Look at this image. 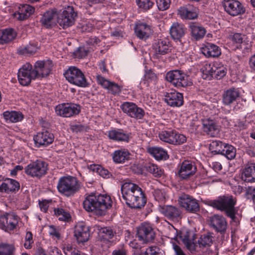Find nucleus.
<instances>
[{"label":"nucleus","mask_w":255,"mask_h":255,"mask_svg":"<svg viewBox=\"0 0 255 255\" xmlns=\"http://www.w3.org/2000/svg\"><path fill=\"white\" fill-rule=\"evenodd\" d=\"M20 188L19 183L16 180L7 178L0 185V191L7 194L15 193Z\"/></svg>","instance_id":"b1692460"},{"label":"nucleus","mask_w":255,"mask_h":255,"mask_svg":"<svg viewBox=\"0 0 255 255\" xmlns=\"http://www.w3.org/2000/svg\"><path fill=\"white\" fill-rule=\"evenodd\" d=\"M157 81V75L152 71L149 70L147 71L144 75V83L146 84L147 82V86H149V84L156 85Z\"/></svg>","instance_id":"3c124183"},{"label":"nucleus","mask_w":255,"mask_h":255,"mask_svg":"<svg viewBox=\"0 0 255 255\" xmlns=\"http://www.w3.org/2000/svg\"><path fill=\"white\" fill-rule=\"evenodd\" d=\"M53 65L51 61H38L33 69L36 79L47 76L50 73Z\"/></svg>","instance_id":"dca6fc26"},{"label":"nucleus","mask_w":255,"mask_h":255,"mask_svg":"<svg viewBox=\"0 0 255 255\" xmlns=\"http://www.w3.org/2000/svg\"><path fill=\"white\" fill-rule=\"evenodd\" d=\"M178 13L183 19H193L197 17L198 10L196 7L189 5L180 7Z\"/></svg>","instance_id":"a878e982"},{"label":"nucleus","mask_w":255,"mask_h":255,"mask_svg":"<svg viewBox=\"0 0 255 255\" xmlns=\"http://www.w3.org/2000/svg\"><path fill=\"white\" fill-rule=\"evenodd\" d=\"M54 213L60 221H68L71 218L70 214L62 208L55 209Z\"/></svg>","instance_id":"8fccbe9b"},{"label":"nucleus","mask_w":255,"mask_h":255,"mask_svg":"<svg viewBox=\"0 0 255 255\" xmlns=\"http://www.w3.org/2000/svg\"><path fill=\"white\" fill-rule=\"evenodd\" d=\"M32 66L26 63L20 68L17 73L19 83L22 86H27L31 80L36 79Z\"/></svg>","instance_id":"6e6552de"},{"label":"nucleus","mask_w":255,"mask_h":255,"mask_svg":"<svg viewBox=\"0 0 255 255\" xmlns=\"http://www.w3.org/2000/svg\"><path fill=\"white\" fill-rule=\"evenodd\" d=\"M81 111L80 106L72 103L59 104L55 108L57 115L63 117L69 118L78 115Z\"/></svg>","instance_id":"9b49d317"},{"label":"nucleus","mask_w":255,"mask_h":255,"mask_svg":"<svg viewBox=\"0 0 255 255\" xmlns=\"http://www.w3.org/2000/svg\"><path fill=\"white\" fill-rule=\"evenodd\" d=\"M145 255H162L158 248L153 246L147 248L145 252Z\"/></svg>","instance_id":"e2e57ef3"},{"label":"nucleus","mask_w":255,"mask_h":255,"mask_svg":"<svg viewBox=\"0 0 255 255\" xmlns=\"http://www.w3.org/2000/svg\"><path fill=\"white\" fill-rule=\"evenodd\" d=\"M137 236L138 240L143 243L153 240L155 233L151 225L147 223H142L137 229Z\"/></svg>","instance_id":"ddd939ff"},{"label":"nucleus","mask_w":255,"mask_h":255,"mask_svg":"<svg viewBox=\"0 0 255 255\" xmlns=\"http://www.w3.org/2000/svg\"><path fill=\"white\" fill-rule=\"evenodd\" d=\"M66 80L70 83L80 87L88 85L86 78L81 70L76 67H70L64 73Z\"/></svg>","instance_id":"423d86ee"},{"label":"nucleus","mask_w":255,"mask_h":255,"mask_svg":"<svg viewBox=\"0 0 255 255\" xmlns=\"http://www.w3.org/2000/svg\"><path fill=\"white\" fill-rule=\"evenodd\" d=\"M225 144L219 140H214L210 144V149L212 152L221 154Z\"/></svg>","instance_id":"09e8293b"},{"label":"nucleus","mask_w":255,"mask_h":255,"mask_svg":"<svg viewBox=\"0 0 255 255\" xmlns=\"http://www.w3.org/2000/svg\"><path fill=\"white\" fill-rule=\"evenodd\" d=\"M121 108L128 116L136 120L142 119L145 115L144 111L132 102H124L121 105Z\"/></svg>","instance_id":"9d476101"},{"label":"nucleus","mask_w":255,"mask_h":255,"mask_svg":"<svg viewBox=\"0 0 255 255\" xmlns=\"http://www.w3.org/2000/svg\"><path fill=\"white\" fill-rule=\"evenodd\" d=\"M178 202L180 205L188 212L196 213L199 211V205L197 201L188 195H181L178 198Z\"/></svg>","instance_id":"4468645a"},{"label":"nucleus","mask_w":255,"mask_h":255,"mask_svg":"<svg viewBox=\"0 0 255 255\" xmlns=\"http://www.w3.org/2000/svg\"><path fill=\"white\" fill-rule=\"evenodd\" d=\"M240 93L237 89L231 88L223 95V102L225 105H229L239 97Z\"/></svg>","instance_id":"f704fd0d"},{"label":"nucleus","mask_w":255,"mask_h":255,"mask_svg":"<svg viewBox=\"0 0 255 255\" xmlns=\"http://www.w3.org/2000/svg\"><path fill=\"white\" fill-rule=\"evenodd\" d=\"M189 28L191 36L196 40L203 38L206 33V31L203 27L196 23L191 24Z\"/></svg>","instance_id":"4c0bfd02"},{"label":"nucleus","mask_w":255,"mask_h":255,"mask_svg":"<svg viewBox=\"0 0 255 255\" xmlns=\"http://www.w3.org/2000/svg\"><path fill=\"white\" fill-rule=\"evenodd\" d=\"M18 222V217L13 214H5L0 216V227L5 231L15 229Z\"/></svg>","instance_id":"a211bd4d"},{"label":"nucleus","mask_w":255,"mask_h":255,"mask_svg":"<svg viewBox=\"0 0 255 255\" xmlns=\"http://www.w3.org/2000/svg\"><path fill=\"white\" fill-rule=\"evenodd\" d=\"M166 79L177 88L185 87L192 84L189 77L183 71L179 70L167 72L166 74Z\"/></svg>","instance_id":"39448f33"},{"label":"nucleus","mask_w":255,"mask_h":255,"mask_svg":"<svg viewBox=\"0 0 255 255\" xmlns=\"http://www.w3.org/2000/svg\"><path fill=\"white\" fill-rule=\"evenodd\" d=\"M148 152L156 159H165L167 157V152L162 148L152 147L148 148Z\"/></svg>","instance_id":"ea45409f"},{"label":"nucleus","mask_w":255,"mask_h":255,"mask_svg":"<svg viewBox=\"0 0 255 255\" xmlns=\"http://www.w3.org/2000/svg\"><path fill=\"white\" fill-rule=\"evenodd\" d=\"M76 16L73 7L68 6L58 16L57 22L63 28L68 27L74 24Z\"/></svg>","instance_id":"1a4fd4ad"},{"label":"nucleus","mask_w":255,"mask_h":255,"mask_svg":"<svg viewBox=\"0 0 255 255\" xmlns=\"http://www.w3.org/2000/svg\"><path fill=\"white\" fill-rule=\"evenodd\" d=\"M121 192L126 204L132 208H140L146 203V199L141 188L131 182H126L121 186Z\"/></svg>","instance_id":"f257e3e1"},{"label":"nucleus","mask_w":255,"mask_h":255,"mask_svg":"<svg viewBox=\"0 0 255 255\" xmlns=\"http://www.w3.org/2000/svg\"><path fill=\"white\" fill-rule=\"evenodd\" d=\"M197 171L194 162L189 160L183 161L179 166L178 174L182 179H187L193 176Z\"/></svg>","instance_id":"f8f14e48"},{"label":"nucleus","mask_w":255,"mask_h":255,"mask_svg":"<svg viewBox=\"0 0 255 255\" xmlns=\"http://www.w3.org/2000/svg\"><path fill=\"white\" fill-rule=\"evenodd\" d=\"M173 132L174 130H163L159 132L158 137L161 140L172 144L174 135Z\"/></svg>","instance_id":"c03bdc74"},{"label":"nucleus","mask_w":255,"mask_h":255,"mask_svg":"<svg viewBox=\"0 0 255 255\" xmlns=\"http://www.w3.org/2000/svg\"><path fill=\"white\" fill-rule=\"evenodd\" d=\"M47 164L44 161L37 160L28 164L24 168L25 173L32 177L40 178L46 173Z\"/></svg>","instance_id":"0eeeda50"},{"label":"nucleus","mask_w":255,"mask_h":255,"mask_svg":"<svg viewBox=\"0 0 255 255\" xmlns=\"http://www.w3.org/2000/svg\"><path fill=\"white\" fill-rule=\"evenodd\" d=\"M113 201L111 197L106 194L96 195L91 194L86 195L83 202V208L89 212L97 215H103L107 209L112 206Z\"/></svg>","instance_id":"f03ea898"},{"label":"nucleus","mask_w":255,"mask_h":255,"mask_svg":"<svg viewBox=\"0 0 255 255\" xmlns=\"http://www.w3.org/2000/svg\"><path fill=\"white\" fill-rule=\"evenodd\" d=\"M135 2L138 8L143 11L150 9L154 4L151 0H135Z\"/></svg>","instance_id":"de8ad7c7"},{"label":"nucleus","mask_w":255,"mask_h":255,"mask_svg":"<svg viewBox=\"0 0 255 255\" xmlns=\"http://www.w3.org/2000/svg\"><path fill=\"white\" fill-rule=\"evenodd\" d=\"M153 49L156 54L164 55L169 51V41L166 39H160L153 44Z\"/></svg>","instance_id":"2f4dec72"},{"label":"nucleus","mask_w":255,"mask_h":255,"mask_svg":"<svg viewBox=\"0 0 255 255\" xmlns=\"http://www.w3.org/2000/svg\"><path fill=\"white\" fill-rule=\"evenodd\" d=\"M153 195L155 199L158 202H164L167 198L168 196L164 190L157 189L154 191Z\"/></svg>","instance_id":"6e6d98bb"},{"label":"nucleus","mask_w":255,"mask_h":255,"mask_svg":"<svg viewBox=\"0 0 255 255\" xmlns=\"http://www.w3.org/2000/svg\"><path fill=\"white\" fill-rule=\"evenodd\" d=\"M214 68V63L212 64H205L201 69L203 78L210 80L211 78H213Z\"/></svg>","instance_id":"a18cd8bd"},{"label":"nucleus","mask_w":255,"mask_h":255,"mask_svg":"<svg viewBox=\"0 0 255 255\" xmlns=\"http://www.w3.org/2000/svg\"><path fill=\"white\" fill-rule=\"evenodd\" d=\"M34 10V7L29 4H20L18 10L13 14V16L18 20H23L32 14Z\"/></svg>","instance_id":"5701e85b"},{"label":"nucleus","mask_w":255,"mask_h":255,"mask_svg":"<svg viewBox=\"0 0 255 255\" xmlns=\"http://www.w3.org/2000/svg\"><path fill=\"white\" fill-rule=\"evenodd\" d=\"M39 207L41 211L46 212L48 209V202L46 201H42L39 202Z\"/></svg>","instance_id":"774afa93"},{"label":"nucleus","mask_w":255,"mask_h":255,"mask_svg":"<svg viewBox=\"0 0 255 255\" xmlns=\"http://www.w3.org/2000/svg\"><path fill=\"white\" fill-rule=\"evenodd\" d=\"M159 212L169 219H177L180 215V210L173 206H159Z\"/></svg>","instance_id":"bb28decb"},{"label":"nucleus","mask_w":255,"mask_h":255,"mask_svg":"<svg viewBox=\"0 0 255 255\" xmlns=\"http://www.w3.org/2000/svg\"><path fill=\"white\" fill-rule=\"evenodd\" d=\"M235 204L236 201L232 196H224L211 202L212 206L219 210L225 211L227 216L232 219L235 217Z\"/></svg>","instance_id":"20e7f679"},{"label":"nucleus","mask_w":255,"mask_h":255,"mask_svg":"<svg viewBox=\"0 0 255 255\" xmlns=\"http://www.w3.org/2000/svg\"><path fill=\"white\" fill-rule=\"evenodd\" d=\"M16 36L15 32L11 28L0 30V44L9 42L13 40Z\"/></svg>","instance_id":"c9c22d12"},{"label":"nucleus","mask_w":255,"mask_h":255,"mask_svg":"<svg viewBox=\"0 0 255 255\" xmlns=\"http://www.w3.org/2000/svg\"><path fill=\"white\" fill-rule=\"evenodd\" d=\"M181 240L186 248L191 250L194 247L193 244L194 235L189 232H186L182 233L180 236Z\"/></svg>","instance_id":"79ce46f5"},{"label":"nucleus","mask_w":255,"mask_h":255,"mask_svg":"<svg viewBox=\"0 0 255 255\" xmlns=\"http://www.w3.org/2000/svg\"><path fill=\"white\" fill-rule=\"evenodd\" d=\"M71 129L76 132H81L85 130V127L81 125H75L71 126Z\"/></svg>","instance_id":"338daca9"},{"label":"nucleus","mask_w":255,"mask_h":255,"mask_svg":"<svg viewBox=\"0 0 255 255\" xmlns=\"http://www.w3.org/2000/svg\"><path fill=\"white\" fill-rule=\"evenodd\" d=\"M210 226L215 231L224 233L227 229V223L225 218L221 215H214L210 218Z\"/></svg>","instance_id":"412c9836"},{"label":"nucleus","mask_w":255,"mask_h":255,"mask_svg":"<svg viewBox=\"0 0 255 255\" xmlns=\"http://www.w3.org/2000/svg\"><path fill=\"white\" fill-rule=\"evenodd\" d=\"M2 115L4 119L7 123H17L23 118V115L20 112L14 111H5Z\"/></svg>","instance_id":"58836bf2"},{"label":"nucleus","mask_w":255,"mask_h":255,"mask_svg":"<svg viewBox=\"0 0 255 255\" xmlns=\"http://www.w3.org/2000/svg\"><path fill=\"white\" fill-rule=\"evenodd\" d=\"M74 236L79 243L87 242L90 237L89 227L83 223H78L75 227Z\"/></svg>","instance_id":"aec40b11"},{"label":"nucleus","mask_w":255,"mask_h":255,"mask_svg":"<svg viewBox=\"0 0 255 255\" xmlns=\"http://www.w3.org/2000/svg\"><path fill=\"white\" fill-rule=\"evenodd\" d=\"M146 170L152 174L155 177H160L163 172L156 165L151 163H148L146 165Z\"/></svg>","instance_id":"603ef678"},{"label":"nucleus","mask_w":255,"mask_h":255,"mask_svg":"<svg viewBox=\"0 0 255 255\" xmlns=\"http://www.w3.org/2000/svg\"><path fill=\"white\" fill-rule=\"evenodd\" d=\"M63 250L65 255H80L78 253L75 252V248L70 245H67Z\"/></svg>","instance_id":"0e129e2a"},{"label":"nucleus","mask_w":255,"mask_h":255,"mask_svg":"<svg viewBox=\"0 0 255 255\" xmlns=\"http://www.w3.org/2000/svg\"><path fill=\"white\" fill-rule=\"evenodd\" d=\"M38 49V46L35 43H29L24 47H20L18 49V53L20 54H32L35 53Z\"/></svg>","instance_id":"37998d69"},{"label":"nucleus","mask_w":255,"mask_h":255,"mask_svg":"<svg viewBox=\"0 0 255 255\" xmlns=\"http://www.w3.org/2000/svg\"><path fill=\"white\" fill-rule=\"evenodd\" d=\"M170 0H156L158 8L160 10H165L169 7Z\"/></svg>","instance_id":"bf43d9fd"},{"label":"nucleus","mask_w":255,"mask_h":255,"mask_svg":"<svg viewBox=\"0 0 255 255\" xmlns=\"http://www.w3.org/2000/svg\"><path fill=\"white\" fill-rule=\"evenodd\" d=\"M109 138L115 141L128 142L129 139L128 134L124 132L122 129H115L108 131Z\"/></svg>","instance_id":"7c9ffc66"},{"label":"nucleus","mask_w":255,"mask_h":255,"mask_svg":"<svg viewBox=\"0 0 255 255\" xmlns=\"http://www.w3.org/2000/svg\"><path fill=\"white\" fill-rule=\"evenodd\" d=\"M173 141L172 144L173 145H180L185 143L187 140L186 136L183 134L180 133L175 130H174Z\"/></svg>","instance_id":"5fc2aeb1"},{"label":"nucleus","mask_w":255,"mask_h":255,"mask_svg":"<svg viewBox=\"0 0 255 255\" xmlns=\"http://www.w3.org/2000/svg\"><path fill=\"white\" fill-rule=\"evenodd\" d=\"M227 74V69L222 64L219 62L214 63V68L213 78L221 79Z\"/></svg>","instance_id":"a19ab883"},{"label":"nucleus","mask_w":255,"mask_h":255,"mask_svg":"<svg viewBox=\"0 0 255 255\" xmlns=\"http://www.w3.org/2000/svg\"><path fill=\"white\" fill-rule=\"evenodd\" d=\"M54 139L53 133L48 130H43L37 133L33 139L36 146H47L51 144Z\"/></svg>","instance_id":"f3484780"},{"label":"nucleus","mask_w":255,"mask_h":255,"mask_svg":"<svg viewBox=\"0 0 255 255\" xmlns=\"http://www.w3.org/2000/svg\"><path fill=\"white\" fill-rule=\"evenodd\" d=\"M165 101L171 107H180L183 104V97L182 94L176 91L167 93Z\"/></svg>","instance_id":"393cba45"},{"label":"nucleus","mask_w":255,"mask_h":255,"mask_svg":"<svg viewBox=\"0 0 255 255\" xmlns=\"http://www.w3.org/2000/svg\"><path fill=\"white\" fill-rule=\"evenodd\" d=\"M186 28L178 22H174L170 28V34L174 40H179L185 33Z\"/></svg>","instance_id":"c85d7f7f"},{"label":"nucleus","mask_w":255,"mask_h":255,"mask_svg":"<svg viewBox=\"0 0 255 255\" xmlns=\"http://www.w3.org/2000/svg\"><path fill=\"white\" fill-rule=\"evenodd\" d=\"M231 40L233 43L240 44L243 41L242 35L240 33H235L231 37Z\"/></svg>","instance_id":"69168bd1"},{"label":"nucleus","mask_w":255,"mask_h":255,"mask_svg":"<svg viewBox=\"0 0 255 255\" xmlns=\"http://www.w3.org/2000/svg\"><path fill=\"white\" fill-rule=\"evenodd\" d=\"M57 10L53 9L45 12L40 19L43 25L47 28L51 26L55 23V18H57Z\"/></svg>","instance_id":"cd10ccee"},{"label":"nucleus","mask_w":255,"mask_h":255,"mask_svg":"<svg viewBox=\"0 0 255 255\" xmlns=\"http://www.w3.org/2000/svg\"><path fill=\"white\" fill-rule=\"evenodd\" d=\"M97 80L99 85L108 90L109 92L112 94L116 95L121 93V88L117 84L108 80L100 75L97 76Z\"/></svg>","instance_id":"4be33fe9"},{"label":"nucleus","mask_w":255,"mask_h":255,"mask_svg":"<svg viewBox=\"0 0 255 255\" xmlns=\"http://www.w3.org/2000/svg\"><path fill=\"white\" fill-rule=\"evenodd\" d=\"M152 32L153 30L151 25L145 22L139 21L135 24L134 33L140 39H147L152 34Z\"/></svg>","instance_id":"6ab92c4d"},{"label":"nucleus","mask_w":255,"mask_h":255,"mask_svg":"<svg viewBox=\"0 0 255 255\" xmlns=\"http://www.w3.org/2000/svg\"><path fill=\"white\" fill-rule=\"evenodd\" d=\"M130 154L127 149L117 150L113 153V161L117 163H123L129 160Z\"/></svg>","instance_id":"473e14b6"},{"label":"nucleus","mask_w":255,"mask_h":255,"mask_svg":"<svg viewBox=\"0 0 255 255\" xmlns=\"http://www.w3.org/2000/svg\"><path fill=\"white\" fill-rule=\"evenodd\" d=\"M96 168L93 169V170H96L97 172L99 173L100 176L104 178H109L110 177V172L107 169H105L99 165L94 166Z\"/></svg>","instance_id":"680f3d73"},{"label":"nucleus","mask_w":255,"mask_h":255,"mask_svg":"<svg viewBox=\"0 0 255 255\" xmlns=\"http://www.w3.org/2000/svg\"><path fill=\"white\" fill-rule=\"evenodd\" d=\"M212 243V237L209 234H204L202 235L198 240V244L200 246H209Z\"/></svg>","instance_id":"4d7b16f0"},{"label":"nucleus","mask_w":255,"mask_h":255,"mask_svg":"<svg viewBox=\"0 0 255 255\" xmlns=\"http://www.w3.org/2000/svg\"><path fill=\"white\" fill-rule=\"evenodd\" d=\"M203 130L211 136H216L219 134V128L213 121L205 120L203 124Z\"/></svg>","instance_id":"72a5a7b5"},{"label":"nucleus","mask_w":255,"mask_h":255,"mask_svg":"<svg viewBox=\"0 0 255 255\" xmlns=\"http://www.w3.org/2000/svg\"><path fill=\"white\" fill-rule=\"evenodd\" d=\"M101 234H103L102 237L106 240L111 239L114 235V233L113 230L109 227H105L102 229L101 231Z\"/></svg>","instance_id":"13d9d810"},{"label":"nucleus","mask_w":255,"mask_h":255,"mask_svg":"<svg viewBox=\"0 0 255 255\" xmlns=\"http://www.w3.org/2000/svg\"><path fill=\"white\" fill-rule=\"evenodd\" d=\"M48 233L49 235L52 238L56 239L60 238V233L58 229L54 226L51 225L48 227Z\"/></svg>","instance_id":"052dcab7"},{"label":"nucleus","mask_w":255,"mask_h":255,"mask_svg":"<svg viewBox=\"0 0 255 255\" xmlns=\"http://www.w3.org/2000/svg\"><path fill=\"white\" fill-rule=\"evenodd\" d=\"M242 178L246 182L255 181V163L250 164L245 168Z\"/></svg>","instance_id":"e433bc0d"},{"label":"nucleus","mask_w":255,"mask_h":255,"mask_svg":"<svg viewBox=\"0 0 255 255\" xmlns=\"http://www.w3.org/2000/svg\"><path fill=\"white\" fill-rule=\"evenodd\" d=\"M14 252L13 245L5 244L0 245V255H13Z\"/></svg>","instance_id":"864d4df0"},{"label":"nucleus","mask_w":255,"mask_h":255,"mask_svg":"<svg viewBox=\"0 0 255 255\" xmlns=\"http://www.w3.org/2000/svg\"><path fill=\"white\" fill-rule=\"evenodd\" d=\"M221 154L225 155L228 159L234 158L236 154V148L231 145L225 144Z\"/></svg>","instance_id":"49530a36"},{"label":"nucleus","mask_w":255,"mask_h":255,"mask_svg":"<svg viewBox=\"0 0 255 255\" xmlns=\"http://www.w3.org/2000/svg\"><path fill=\"white\" fill-rule=\"evenodd\" d=\"M223 5L225 10L232 16L241 14L245 11L243 4L237 0H224Z\"/></svg>","instance_id":"2eb2a0df"},{"label":"nucleus","mask_w":255,"mask_h":255,"mask_svg":"<svg viewBox=\"0 0 255 255\" xmlns=\"http://www.w3.org/2000/svg\"><path fill=\"white\" fill-rule=\"evenodd\" d=\"M57 187L60 193L68 197L77 192L80 188V186L76 178L68 176L60 178Z\"/></svg>","instance_id":"7ed1b4c3"},{"label":"nucleus","mask_w":255,"mask_h":255,"mask_svg":"<svg viewBox=\"0 0 255 255\" xmlns=\"http://www.w3.org/2000/svg\"><path fill=\"white\" fill-rule=\"evenodd\" d=\"M202 53L207 57H216L220 55V48L215 44L208 43L201 49Z\"/></svg>","instance_id":"c756f323"}]
</instances>
